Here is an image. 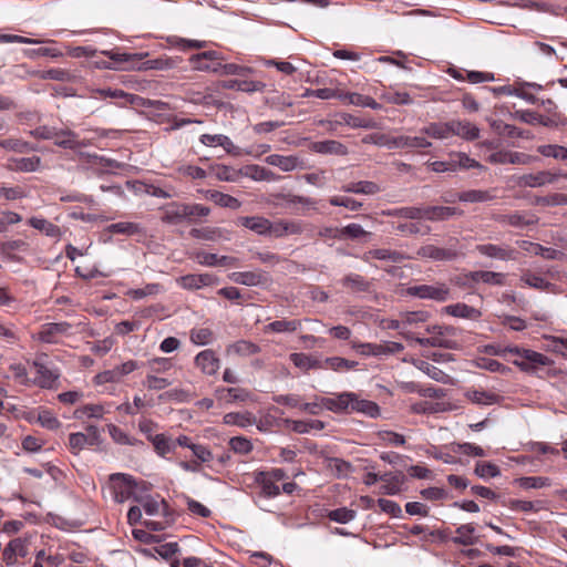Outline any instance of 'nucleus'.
<instances>
[{
  "instance_id": "obj_1",
  "label": "nucleus",
  "mask_w": 567,
  "mask_h": 567,
  "mask_svg": "<svg viewBox=\"0 0 567 567\" xmlns=\"http://www.w3.org/2000/svg\"><path fill=\"white\" fill-rule=\"evenodd\" d=\"M38 137L53 140L55 145L70 150H80L90 144L80 140L79 135L70 130L55 131L45 126L38 128Z\"/></svg>"
},
{
  "instance_id": "obj_2",
  "label": "nucleus",
  "mask_w": 567,
  "mask_h": 567,
  "mask_svg": "<svg viewBox=\"0 0 567 567\" xmlns=\"http://www.w3.org/2000/svg\"><path fill=\"white\" fill-rule=\"evenodd\" d=\"M559 178L567 179V172L563 171H538L517 177V185L520 187H543L555 184Z\"/></svg>"
},
{
  "instance_id": "obj_3",
  "label": "nucleus",
  "mask_w": 567,
  "mask_h": 567,
  "mask_svg": "<svg viewBox=\"0 0 567 567\" xmlns=\"http://www.w3.org/2000/svg\"><path fill=\"white\" fill-rule=\"evenodd\" d=\"M458 240L453 238L450 240L449 247H437L435 245H424L416 251L417 257L423 259H431L434 261H452L455 260L458 255Z\"/></svg>"
},
{
  "instance_id": "obj_4",
  "label": "nucleus",
  "mask_w": 567,
  "mask_h": 567,
  "mask_svg": "<svg viewBox=\"0 0 567 567\" xmlns=\"http://www.w3.org/2000/svg\"><path fill=\"white\" fill-rule=\"evenodd\" d=\"M406 295L420 299H431L443 302L450 297V289L445 284L437 282L434 285H415L406 288Z\"/></svg>"
},
{
  "instance_id": "obj_5",
  "label": "nucleus",
  "mask_w": 567,
  "mask_h": 567,
  "mask_svg": "<svg viewBox=\"0 0 567 567\" xmlns=\"http://www.w3.org/2000/svg\"><path fill=\"white\" fill-rule=\"evenodd\" d=\"M513 364L524 372L533 373L538 367L553 364V360L543 353L526 349L522 351V359L513 360Z\"/></svg>"
},
{
  "instance_id": "obj_6",
  "label": "nucleus",
  "mask_w": 567,
  "mask_h": 567,
  "mask_svg": "<svg viewBox=\"0 0 567 567\" xmlns=\"http://www.w3.org/2000/svg\"><path fill=\"white\" fill-rule=\"evenodd\" d=\"M32 543V537L12 539L2 553V559L8 566L14 565L18 558H24L29 553V546Z\"/></svg>"
},
{
  "instance_id": "obj_7",
  "label": "nucleus",
  "mask_w": 567,
  "mask_h": 567,
  "mask_svg": "<svg viewBox=\"0 0 567 567\" xmlns=\"http://www.w3.org/2000/svg\"><path fill=\"white\" fill-rule=\"evenodd\" d=\"M475 250L482 256L502 261L516 260L518 255L517 250L508 245L481 244Z\"/></svg>"
},
{
  "instance_id": "obj_8",
  "label": "nucleus",
  "mask_w": 567,
  "mask_h": 567,
  "mask_svg": "<svg viewBox=\"0 0 567 567\" xmlns=\"http://www.w3.org/2000/svg\"><path fill=\"white\" fill-rule=\"evenodd\" d=\"M87 434L78 432L69 436V446L73 454L80 453L86 445H95L100 440V432L96 426H87Z\"/></svg>"
},
{
  "instance_id": "obj_9",
  "label": "nucleus",
  "mask_w": 567,
  "mask_h": 567,
  "mask_svg": "<svg viewBox=\"0 0 567 567\" xmlns=\"http://www.w3.org/2000/svg\"><path fill=\"white\" fill-rule=\"evenodd\" d=\"M176 282L186 290H197L203 287L218 284V278L212 274H189L176 279Z\"/></svg>"
},
{
  "instance_id": "obj_10",
  "label": "nucleus",
  "mask_w": 567,
  "mask_h": 567,
  "mask_svg": "<svg viewBox=\"0 0 567 567\" xmlns=\"http://www.w3.org/2000/svg\"><path fill=\"white\" fill-rule=\"evenodd\" d=\"M72 326L68 322H51L43 324L39 332V339L47 343H56L63 336L70 333Z\"/></svg>"
},
{
  "instance_id": "obj_11",
  "label": "nucleus",
  "mask_w": 567,
  "mask_h": 567,
  "mask_svg": "<svg viewBox=\"0 0 567 567\" xmlns=\"http://www.w3.org/2000/svg\"><path fill=\"white\" fill-rule=\"evenodd\" d=\"M228 277L233 282L248 287L262 286L269 281L268 275L261 270L236 271Z\"/></svg>"
},
{
  "instance_id": "obj_12",
  "label": "nucleus",
  "mask_w": 567,
  "mask_h": 567,
  "mask_svg": "<svg viewBox=\"0 0 567 567\" xmlns=\"http://www.w3.org/2000/svg\"><path fill=\"white\" fill-rule=\"evenodd\" d=\"M353 401V392H342L336 396H323L322 403L324 408L334 413L351 412Z\"/></svg>"
},
{
  "instance_id": "obj_13",
  "label": "nucleus",
  "mask_w": 567,
  "mask_h": 567,
  "mask_svg": "<svg viewBox=\"0 0 567 567\" xmlns=\"http://www.w3.org/2000/svg\"><path fill=\"white\" fill-rule=\"evenodd\" d=\"M111 481L117 482L114 485V497L116 502L123 503L130 498L133 488L135 487V482L131 475L126 474H112Z\"/></svg>"
},
{
  "instance_id": "obj_14",
  "label": "nucleus",
  "mask_w": 567,
  "mask_h": 567,
  "mask_svg": "<svg viewBox=\"0 0 567 567\" xmlns=\"http://www.w3.org/2000/svg\"><path fill=\"white\" fill-rule=\"evenodd\" d=\"M195 364L204 374L215 375L220 368V360L212 349H206L195 357Z\"/></svg>"
},
{
  "instance_id": "obj_15",
  "label": "nucleus",
  "mask_w": 567,
  "mask_h": 567,
  "mask_svg": "<svg viewBox=\"0 0 567 567\" xmlns=\"http://www.w3.org/2000/svg\"><path fill=\"white\" fill-rule=\"evenodd\" d=\"M409 257L401 251L391 250L386 248H377L365 251L362 256V260L370 262L371 259L390 261L393 264H400L406 260Z\"/></svg>"
},
{
  "instance_id": "obj_16",
  "label": "nucleus",
  "mask_w": 567,
  "mask_h": 567,
  "mask_svg": "<svg viewBox=\"0 0 567 567\" xmlns=\"http://www.w3.org/2000/svg\"><path fill=\"white\" fill-rule=\"evenodd\" d=\"M185 204L172 202L163 207L162 221L169 225H178L186 221Z\"/></svg>"
},
{
  "instance_id": "obj_17",
  "label": "nucleus",
  "mask_w": 567,
  "mask_h": 567,
  "mask_svg": "<svg viewBox=\"0 0 567 567\" xmlns=\"http://www.w3.org/2000/svg\"><path fill=\"white\" fill-rule=\"evenodd\" d=\"M424 213V219L430 221H443L455 215H463L461 209L450 206H426Z\"/></svg>"
},
{
  "instance_id": "obj_18",
  "label": "nucleus",
  "mask_w": 567,
  "mask_h": 567,
  "mask_svg": "<svg viewBox=\"0 0 567 567\" xmlns=\"http://www.w3.org/2000/svg\"><path fill=\"white\" fill-rule=\"evenodd\" d=\"M289 358L293 365L303 372H308L309 370L324 369L323 361L307 353L296 352L291 353Z\"/></svg>"
},
{
  "instance_id": "obj_19",
  "label": "nucleus",
  "mask_w": 567,
  "mask_h": 567,
  "mask_svg": "<svg viewBox=\"0 0 567 567\" xmlns=\"http://www.w3.org/2000/svg\"><path fill=\"white\" fill-rule=\"evenodd\" d=\"M60 372L56 369H49L38 362V386L49 390L59 388Z\"/></svg>"
},
{
  "instance_id": "obj_20",
  "label": "nucleus",
  "mask_w": 567,
  "mask_h": 567,
  "mask_svg": "<svg viewBox=\"0 0 567 567\" xmlns=\"http://www.w3.org/2000/svg\"><path fill=\"white\" fill-rule=\"evenodd\" d=\"M310 150L319 154H332L340 156L348 154L347 146L334 140L313 142L310 145Z\"/></svg>"
},
{
  "instance_id": "obj_21",
  "label": "nucleus",
  "mask_w": 567,
  "mask_h": 567,
  "mask_svg": "<svg viewBox=\"0 0 567 567\" xmlns=\"http://www.w3.org/2000/svg\"><path fill=\"white\" fill-rule=\"evenodd\" d=\"M451 134L457 135L467 141H474L480 136V130L476 125L467 121H451Z\"/></svg>"
},
{
  "instance_id": "obj_22",
  "label": "nucleus",
  "mask_w": 567,
  "mask_h": 567,
  "mask_svg": "<svg viewBox=\"0 0 567 567\" xmlns=\"http://www.w3.org/2000/svg\"><path fill=\"white\" fill-rule=\"evenodd\" d=\"M266 162L269 165L280 168L282 172H292L301 167V162L297 156H285L279 154H271L266 157Z\"/></svg>"
},
{
  "instance_id": "obj_23",
  "label": "nucleus",
  "mask_w": 567,
  "mask_h": 567,
  "mask_svg": "<svg viewBox=\"0 0 567 567\" xmlns=\"http://www.w3.org/2000/svg\"><path fill=\"white\" fill-rule=\"evenodd\" d=\"M225 89L237 90L241 92H262L266 87V84L261 81H252V80H228L224 82L223 85Z\"/></svg>"
},
{
  "instance_id": "obj_24",
  "label": "nucleus",
  "mask_w": 567,
  "mask_h": 567,
  "mask_svg": "<svg viewBox=\"0 0 567 567\" xmlns=\"http://www.w3.org/2000/svg\"><path fill=\"white\" fill-rule=\"evenodd\" d=\"M341 190L352 194L375 195L381 192V187L371 181H360L342 186Z\"/></svg>"
},
{
  "instance_id": "obj_25",
  "label": "nucleus",
  "mask_w": 567,
  "mask_h": 567,
  "mask_svg": "<svg viewBox=\"0 0 567 567\" xmlns=\"http://www.w3.org/2000/svg\"><path fill=\"white\" fill-rule=\"evenodd\" d=\"M395 148H429L432 143L424 136L399 135L393 141Z\"/></svg>"
},
{
  "instance_id": "obj_26",
  "label": "nucleus",
  "mask_w": 567,
  "mask_h": 567,
  "mask_svg": "<svg viewBox=\"0 0 567 567\" xmlns=\"http://www.w3.org/2000/svg\"><path fill=\"white\" fill-rule=\"evenodd\" d=\"M223 422L226 425H236L239 427L251 426L256 423V417L251 412H229L223 417Z\"/></svg>"
},
{
  "instance_id": "obj_27",
  "label": "nucleus",
  "mask_w": 567,
  "mask_h": 567,
  "mask_svg": "<svg viewBox=\"0 0 567 567\" xmlns=\"http://www.w3.org/2000/svg\"><path fill=\"white\" fill-rule=\"evenodd\" d=\"M421 133L436 140H445L452 136L450 122H432L421 130Z\"/></svg>"
},
{
  "instance_id": "obj_28",
  "label": "nucleus",
  "mask_w": 567,
  "mask_h": 567,
  "mask_svg": "<svg viewBox=\"0 0 567 567\" xmlns=\"http://www.w3.org/2000/svg\"><path fill=\"white\" fill-rule=\"evenodd\" d=\"M496 198V196L487 189H470L457 194V200L464 203H484Z\"/></svg>"
},
{
  "instance_id": "obj_29",
  "label": "nucleus",
  "mask_w": 567,
  "mask_h": 567,
  "mask_svg": "<svg viewBox=\"0 0 567 567\" xmlns=\"http://www.w3.org/2000/svg\"><path fill=\"white\" fill-rule=\"evenodd\" d=\"M351 412H358L371 417H375L380 414V408L375 402L360 399L357 393H353Z\"/></svg>"
},
{
  "instance_id": "obj_30",
  "label": "nucleus",
  "mask_w": 567,
  "mask_h": 567,
  "mask_svg": "<svg viewBox=\"0 0 567 567\" xmlns=\"http://www.w3.org/2000/svg\"><path fill=\"white\" fill-rule=\"evenodd\" d=\"M200 142L206 146H215L219 145L221 146L228 154H234L236 151V147L231 140L223 134H203L200 136Z\"/></svg>"
},
{
  "instance_id": "obj_31",
  "label": "nucleus",
  "mask_w": 567,
  "mask_h": 567,
  "mask_svg": "<svg viewBox=\"0 0 567 567\" xmlns=\"http://www.w3.org/2000/svg\"><path fill=\"white\" fill-rule=\"evenodd\" d=\"M380 481L383 482L382 488L384 494L395 495L401 491L404 483V475L402 473L395 475L385 473L381 475Z\"/></svg>"
},
{
  "instance_id": "obj_32",
  "label": "nucleus",
  "mask_w": 567,
  "mask_h": 567,
  "mask_svg": "<svg viewBox=\"0 0 567 567\" xmlns=\"http://www.w3.org/2000/svg\"><path fill=\"white\" fill-rule=\"evenodd\" d=\"M497 223L507 224L513 227H524L537 223V218H527L525 214L513 213L508 215H498L494 218Z\"/></svg>"
},
{
  "instance_id": "obj_33",
  "label": "nucleus",
  "mask_w": 567,
  "mask_h": 567,
  "mask_svg": "<svg viewBox=\"0 0 567 567\" xmlns=\"http://www.w3.org/2000/svg\"><path fill=\"white\" fill-rule=\"evenodd\" d=\"M238 223L258 235H267L269 219L261 216L240 217Z\"/></svg>"
},
{
  "instance_id": "obj_34",
  "label": "nucleus",
  "mask_w": 567,
  "mask_h": 567,
  "mask_svg": "<svg viewBox=\"0 0 567 567\" xmlns=\"http://www.w3.org/2000/svg\"><path fill=\"white\" fill-rule=\"evenodd\" d=\"M243 175L246 177H250L254 181L274 182L279 178V176H277L274 172L259 165H248L244 167Z\"/></svg>"
},
{
  "instance_id": "obj_35",
  "label": "nucleus",
  "mask_w": 567,
  "mask_h": 567,
  "mask_svg": "<svg viewBox=\"0 0 567 567\" xmlns=\"http://www.w3.org/2000/svg\"><path fill=\"white\" fill-rule=\"evenodd\" d=\"M220 399H224L227 403L236 401L245 402L250 400L251 394L249 391L243 388H223L217 390Z\"/></svg>"
},
{
  "instance_id": "obj_36",
  "label": "nucleus",
  "mask_w": 567,
  "mask_h": 567,
  "mask_svg": "<svg viewBox=\"0 0 567 567\" xmlns=\"http://www.w3.org/2000/svg\"><path fill=\"white\" fill-rule=\"evenodd\" d=\"M445 311L454 317L473 320L478 319L482 315L480 310L466 303L450 305L445 308Z\"/></svg>"
},
{
  "instance_id": "obj_37",
  "label": "nucleus",
  "mask_w": 567,
  "mask_h": 567,
  "mask_svg": "<svg viewBox=\"0 0 567 567\" xmlns=\"http://www.w3.org/2000/svg\"><path fill=\"white\" fill-rule=\"evenodd\" d=\"M207 198L220 207L238 209L241 206V203L236 197L218 190H208Z\"/></svg>"
},
{
  "instance_id": "obj_38",
  "label": "nucleus",
  "mask_w": 567,
  "mask_h": 567,
  "mask_svg": "<svg viewBox=\"0 0 567 567\" xmlns=\"http://www.w3.org/2000/svg\"><path fill=\"white\" fill-rule=\"evenodd\" d=\"M105 230L110 234H122L126 236H133L141 234L143 231V228L140 224L136 223L120 221L109 225Z\"/></svg>"
},
{
  "instance_id": "obj_39",
  "label": "nucleus",
  "mask_w": 567,
  "mask_h": 567,
  "mask_svg": "<svg viewBox=\"0 0 567 567\" xmlns=\"http://www.w3.org/2000/svg\"><path fill=\"white\" fill-rule=\"evenodd\" d=\"M470 278L474 282H484L489 285L502 286L504 284V275L489 270H478L470 274Z\"/></svg>"
},
{
  "instance_id": "obj_40",
  "label": "nucleus",
  "mask_w": 567,
  "mask_h": 567,
  "mask_svg": "<svg viewBox=\"0 0 567 567\" xmlns=\"http://www.w3.org/2000/svg\"><path fill=\"white\" fill-rule=\"evenodd\" d=\"M386 216L406 218V219H424V207H401L390 209L384 213Z\"/></svg>"
},
{
  "instance_id": "obj_41",
  "label": "nucleus",
  "mask_w": 567,
  "mask_h": 567,
  "mask_svg": "<svg viewBox=\"0 0 567 567\" xmlns=\"http://www.w3.org/2000/svg\"><path fill=\"white\" fill-rule=\"evenodd\" d=\"M145 367L148 369L147 374L159 375L172 370L174 364L169 358H153L145 363Z\"/></svg>"
},
{
  "instance_id": "obj_42",
  "label": "nucleus",
  "mask_w": 567,
  "mask_h": 567,
  "mask_svg": "<svg viewBox=\"0 0 567 567\" xmlns=\"http://www.w3.org/2000/svg\"><path fill=\"white\" fill-rule=\"evenodd\" d=\"M301 327L299 320H276L265 327L266 332H295Z\"/></svg>"
},
{
  "instance_id": "obj_43",
  "label": "nucleus",
  "mask_w": 567,
  "mask_h": 567,
  "mask_svg": "<svg viewBox=\"0 0 567 567\" xmlns=\"http://www.w3.org/2000/svg\"><path fill=\"white\" fill-rule=\"evenodd\" d=\"M520 247L525 250H527L530 254H534L536 256H542L545 259H556L557 255L559 254L558 250L550 248V247H544L539 244L529 243V241H522Z\"/></svg>"
},
{
  "instance_id": "obj_44",
  "label": "nucleus",
  "mask_w": 567,
  "mask_h": 567,
  "mask_svg": "<svg viewBox=\"0 0 567 567\" xmlns=\"http://www.w3.org/2000/svg\"><path fill=\"white\" fill-rule=\"evenodd\" d=\"M475 528L472 524L461 525L456 529L457 536L453 538V542L458 545H474L476 543V537L474 535Z\"/></svg>"
},
{
  "instance_id": "obj_45",
  "label": "nucleus",
  "mask_w": 567,
  "mask_h": 567,
  "mask_svg": "<svg viewBox=\"0 0 567 567\" xmlns=\"http://www.w3.org/2000/svg\"><path fill=\"white\" fill-rule=\"evenodd\" d=\"M103 54L109 56L112 61H114L117 64L131 63L132 65L147 56V53H121L114 51H103Z\"/></svg>"
},
{
  "instance_id": "obj_46",
  "label": "nucleus",
  "mask_w": 567,
  "mask_h": 567,
  "mask_svg": "<svg viewBox=\"0 0 567 567\" xmlns=\"http://www.w3.org/2000/svg\"><path fill=\"white\" fill-rule=\"evenodd\" d=\"M152 444L159 456H166L175 451V443L165 434H156Z\"/></svg>"
},
{
  "instance_id": "obj_47",
  "label": "nucleus",
  "mask_w": 567,
  "mask_h": 567,
  "mask_svg": "<svg viewBox=\"0 0 567 567\" xmlns=\"http://www.w3.org/2000/svg\"><path fill=\"white\" fill-rule=\"evenodd\" d=\"M508 507L512 509V511H516V512H524V513H529V512H539L540 509H543L545 507V504L543 501H536V502H530V501H522V499H511L508 502Z\"/></svg>"
},
{
  "instance_id": "obj_48",
  "label": "nucleus",
  "mask_w": 567,
  "mask_h": 567,
  "mask_svg": "<svg viewBox=\"0 0 567 567\" xmlns=\"http://www.w3.org/2000/svg\"><path fill=\"white\" fill-rule=\"evenodd\" d=\"M42 467L43 471L38 472V478L43 483H49V478H51L55 484L63 483L64 474L60 468L49 463L43 464Z\"/></svg>"
},
{
  "instance_id": "obj_49",
  "label": "nucleus",
  "mask_w": 567,
  "mask_h": 567,
  "mask_svg": "<svg viewBox=\"0 0 567 567\" xmlns=\"http://www.w3.org/2000/svg\"><path fill=\"white\" fill-rule=\"evenodd\" d=\"M381 99L386 103L396 104V105H409L413 102L412 97L410 96V94L408 92H399V91H393L391 89L385 90L381 94Z\"/></svg>"
},
{
  "instance_id": "obj_50",
  "label": "nucleus",
  "mask_w": 567,
  "mask_h": 567,
  "mask_svg": "<svg viewBox=\"0 0 567 567\" xmlns=\"http://www.w3.org/2000/svg\"><path fill=\"white\" fill-rule=\"evenodd\" d=\"M215 176L219 181L224 182H236L243 175V169L238 171L234 167L226 165H216L212 167Z\"/></svg>"
},
{
  "instance_id": "obj_51",
  "label": "nucleus",
  "mask_w": 567,
  "mask_h": 567,
  "mask_svg": "<svg viewBox=\"0 0 567 567\" xmlns=\"http://www.w3.org/2000/svg\"><path fill=\"white\" fill-rule=\"evenodd\" d=\"M537 152L546 157L567 161V148L557 144H546L537 147Z\"/></svg>"
},
{
  "instance_id": "obj_52",
  "label": "nucleus",
  "mask_w": 567,
  "mask_h": 567,
  "mask_svg": "<svg viewBox=\"0 0 567 567\" xmlns=\"http://www.w3.org/2000/svg\"><path fill=\"white\" fill-rule=\"evenodd\" d=\"M402 323H403V330L408 327L417 326L419 323H424L429 320L430 315L426 311H408L401 313Z\"/></svg>"
},
{
  "instance_id": "obj_53",
  "label": "nucleus",
  "mask_w": 567,
  "mask_h": 567,
  "mask_svg": "<svg viewBox=\"0 0 567 567\" xmlns=\"http://www.w3.org/2000/svg\"><path fill=\"white\" fill-rule=\"evenodd\" d=\"M535 204L539 206H567V194L553 193L546 196H538L535 198Z\"/></svg>"
},
{
  "instance_id": "obj_54",
  "label": "nucleus",
  "mask_w": 567,
  "mask_h": 567,
  "mask_svg": "<svg viewBox=\"0 0 567 567\" xmlns=\"http://www.w3.org/2000/svg\"><path fill=\"white\" fill-rule=\"evenodd\" d=\"M163 291V287L159 285V284H147L145 287L143 288H137V289H130L127 292H126V296L134 299V300H140V299H143L147 296H154V295H157L159 292Z\"/></svg>"
},
{
  "instance_id": "obj_55",
  "label": "nucleus",
  "mask_w": 567,
  "mask_h": 567,
  "mask_svg": "<svg viewBox=\"0 0 567 567\" xmlns=\"http://www.w3.org/2000/svg\"><path fill=\"white\" fill-rule=\"evenodd\" d=\"M256 482L261 485L262 493L268 497H274L280 494V487L264 472H259L256 476Z\"/></svg>"
},
{
  "instance_id": "obj_56",
  "label": "nucleus",
  "mask_w": 567,
  "mask_h": 567,
  "mask_svg": "<svg viewBox=\"0 0 567 567\" xmlns=\"http://www.w3.org/2000/svg\"><path fill=\"white\" fill-rule=\"evenodd\" d=\"M466 396L471 402L483 405H492L496 403L498 398L496 394L492 392L478 390L468 391L466 393Z\"/></svg>"
},
{
  "instance_id": "obj_57",
  "label": "nucleus",
  "mask_w": 567,
  "mask_h": 567,
  "mask_svg": "<svg viewBox=\"0 0 567 567\" xmlns=\"http://www.w3.org/2000/svg\"><path fill=\"white\" fill-rule=\"evenodd\" d=\"M370 235L371 234L364 230L361 225L352 223L340 228L339 239H358Z\"/></svg>"
},
{
  "instance_id": "obj_58",
  "label": "nucleus",
  "mask_w": 567,
  "mask_h": 567,
  "mask_svg": "<svg viewBox=\"0 0 567 567\" xmlns=\"http://www.w3.org/2000/svg\"><path fill=\"white\" fill-rule=\"evenodd\" d=\"M518 485L522 488L530 489V488H544L551 485V482L548 477L543 476H525L517 480Z\"/></svg>"
},
{
  "instance_id": "obj_59",
  "label": "nucleus",
  "mask_w": 567,
  "mask_h": 567,
  "mask_svg": "<svg viewBox=\"0 0 567 567\" xmlns=\"http://www.w3.org/2000/svg\"><path fill=\"white\" fill-rule=\"evenodd\" d=\"M260 351L259 347L247 340H239L228 348V352H234L239 355H252Z\"/></svg>"
},
{
  "instance_id": "obj_60",
  "label": "nucleus",
  "mask_w": 567,
  "mask_h": 567,
  "mask_svg": "<svg viewBox=\"0 0 567 567\" xmlns=\"http://www.w3.org/2000/svg\"><path fill=\"white\" fill-rule=\"evenodd\" d=\"M453 169L456 167L463 168V169H470V168H483V166L475 161L474 158H471L465 153H456L451 156Z\"/></svg>"
},
{
  "instance_id": "obj_61",
  "label": "nucleus",
  "mask_w": 567,
  "mask_h": 567,
  "mask_svg": "<svg viewBox=\"0 0 567 567\" xmlns=\"http://www.w3.org/2000/svg\"><path fill=\"white\" fill-rule=\"evenodd\" d=\"M344 287L350 288L353 291H367L369 289V282L358 274H350L342 279Z\"/></svg>"
},
{
  "instance_id": "obj_62",
  "label": "nucleus",
  "mask_w": 567,
  "mask_h": 567,
  "mask_svg": "<svg viewBox=\"0 0 567 567\" xmlns=\"http://www.w3.org/2000/svg\"><path fill=\"white\" fill-rule=\"evenodd\" d=\"M357 515V512L347 507H340L337 509L329 511L327 514V517L330 520L340 523V524H347L354 519Z\"/></svg>"
},
{
  "instance_id": "obj_63",
  "label": "nucleus",
  "mask_w": 567,
  "mask_h": 567,
  "mask_svg": "<svg viewBox=\"0 0 567 567\" xmlns=\"http://www.w3.org/2000/svg\"><path fill=\"white\" fill-rule=\"evenodd\" d=\"M38 423H40L43 427L48 430H59L61 426V422L58 417L49 410L41 409L38 411Z\"/></svg>"
},
{
  "instance_id": "obj_64",
  "label": "nucleus",
  "mask_w": 567,
  "mask_h": 567,
  "mask_svg": "<svg viewBox=\"0 0 567 567\" xmlns=\"http://www.w3.org/2000/svg\"><path fill=\"white\" fill-rule=\"evenodd\" d=\"M213 331L208 328H194L190 330V341L197 346H206L213 341Z\"/></svg>"
}]
</instances>
